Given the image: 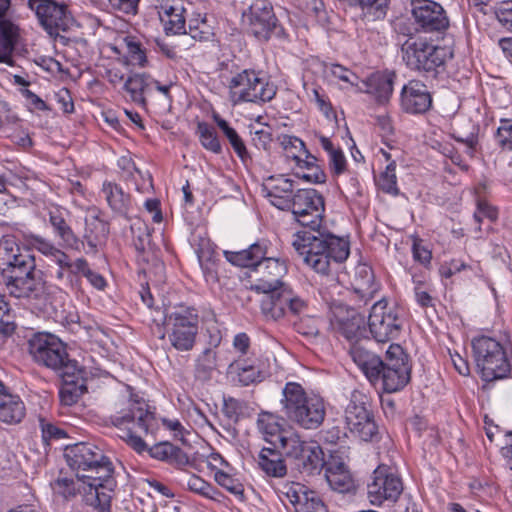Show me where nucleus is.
<instances>
[{"mask_svg": "<svg viewBox=\"0 0 512 512\" xmlns=\"http://www.w3.org/2000/svg\"><path fill=\"white\" fill-rule=\"evenodd\" d=\"M379 285L375 282L371 267L361 265L357 268L354 279V291L360 299L367 303L378 291Z\"/></svg>", "mask_w": 512, "mask_h": 512, "instance_id": "obj_34", "label": "nucleus"}, {"mask_svg": "<svg viewBox=\"0 0 512 512\" xmlns=\"http://www.w3.org/2000/svg\"><path fill=\"white\" fill-rule=\"evenodd\" d=\"M352 360L372 384L380 383L387 393L402 390L410 381L408 356L398 344L389 346L385 360L366 348L355 347L352 349Z\"/></svg>", "mask_w": 512, "mask_h": 512, "instance_id": "obj_4", "label": "nucleus"}, {"mask_svg": "<svg viewBox=\"0 0 512 512\" xmlns=\"http://www.w3.org/2000/svg\"><path fill=\"white\" fill-rule=\"evenodd\" d=\"M55 278L66 287L80 289L81 277L84 275L88 262L79 257L73 260L66 252L56 263Z\"/></svg>", "mask_w": 512, "mask_h": 512, "instance_id": "obj_23", "label": "nucleus"}, {"mask_svg": "<svg viewBox=\"0 0 512 512\" xmlns=\"http://www.w3.org/2000/svg\"><path fill=\"white\" fill-rule=\"evenodd\" d=\"M227 374L234 383L241 386H248L261 381V372L258 367L248 364L245 360H237L228 367Z\"/></svg>", "mask_w": 512, "mask_h": 512, "instance_id": "obj_36", "label": "nucleus"}, {"mask_svg": "<svg viewBox=\"0 0 512 512\" xmlns=\"http://www.w3.org/2000/svg\"><path fill=\"white\" fill-rule=\"evenodd\" d=\"M214 478L221 487L225 488L231 494L238 496L239 498H243L244 488L237 479H234L232 476L221 470L215 472Z\"/></svg>", "mask_w": 512, "mask_h": 512, "instance_id": "obj_47", "label": "nucleus"}, {"mask_svg": "<svg viewBox=\"0 0 512 512\" xmlns=\"http://www.w3.org/2000/svg\"><path fill=\"white\" fill-rule=\"evenodd\" d=\"M307 493H309V491H306L300 484H292L288 487L285 496L295 508V512H297V506H300V504L304 502Z\"/></svg>", "mask_w": 512, "mask_h": 512, "instance_id": "obj_58", "label": "nucleus"}, {"mask_svg": "<svg viewBox=\"0 0 512 512\" xmlns=\"http://www.w3.org/2000/svg\"><path fill=\"white\" fill-rule=\"evenodd\" d=\"M312 96L311 100L315 101L318 108L326 115L328 116L329 113L332 111V106L330 102L326 99L324 95L320 93V88L317 86L312 87L311 89Z\"/></svg>", "mask_w": 512, "mask_h": 512, "instance_id": "obj_64", "label": "nucleus"}, {"mask_svg": "<svg viewBox=\"0 0 512 512\" xmlns=\"http://www.w3.org/2000/svg\"><path fill=\"white\" fill-rule=\"evenodd\" d=\"M258 428L266 435V441L270 442L273 446L279 447V439L284 434H290L291 432L282 429L279 420L276 416L271 413H262L258 418Z\"/></svg>", "mask_w": 512, "mask_h": 512, "instance_id": "obj_39", "label": "nucleus"}, {"mask_svg": "<svg viewBox=\"0 0 512 512\" xmlns=\"http://www.w3.org/2000/svg\"><path fill=\"white\" fill-rule=\"evenodd\" d=\"M281 404L285 415L304 429H317L324 421V400L318 395H307L296 382H288L282 391Z\"/></svg>", "mask_w": 512, "mask_h": 512, "instance_id": "obj_6", "label": "nucleus"}, {"mask_svg": "<svg viewBox=\"0 0 512 512\" xmlns=\"http://www.w3.org/2000/svg\"><path fill=\"white\" fill-rule=\"evenodd\" d=\"M33 244L40 253L50 257L55 264L64 254V251L56 247L54 243L39 236L34 237Z\"/></svg>", "mask_w": 512, "mask_h": 512, "instance_id": "obj_50", "label": "nucleus"}, {"mask_svg": "<svg viewBox=\"0 0 512 512\" xmlns=\"http://www.w3.org/2000/svg\"><path fill=\"white\" fill-rule=\"evenodd\" d=\"M101 194L115 214L126 219L129 218V211L132 205L131 196L125 193L120 185L115 182L105 181L102 185Z\"/></svg>", "mask_w": 512, "mask_h": 512, "instance_id": "obj_28", "label": "nucleus"}, {"mask_svg": "<svg viewBox=\"0 0 512 512\" xmlns=\"http://www.w3.org/2000/svg\"><path fill=\"white\" fill-rule=\"evenodd\" d=\"M494 14L499 23L512 32V0L501 1L494 7Z\"/></svg>", "mask_w": 512, "mask_h": 512, "instance_id": "obj_53", "label": "nucleus"}, {"mask_svg": "<svg viewBox=\"0 0 512 512\" xmlns=\"http://www.w3.org/2000/svg\"><path fill=\"white\" fill-rule=\"evenodd\" d=\"M283 456V451L277 450L276 446L263 447L258 455V466L267 476L282 478L287 474Z\"/></svg>", "mask_w": 512, "mask_h": 512, "instance_id": "obj_29", "label": "nucleus"}, {"mask_svg": "<svg viewBox=\"0 0 512 512\" xmlns=\"http://www.w3.org/2000/svg\"><path fill=\"white\" fill-rule=\"evenodd\" d=\"M395 170L396 164L391 162L386 166L385 171L381 173L379 178V187L382 191L391 195H398L399 193Z\"/></svg>", "mask_w": 512, "mask_h": 512, "instance_id": "obj_45", "label": "nucleus"}, {"mask_svg": "<svg viewBox=\"0 0 512 512\" xmlns=\"http://www.w3.org/2000/svg\"><path fill=\"white\" fill-rule=\"evenodd\" d=\"M332 328L343 336L350 344L349 353L352 356V349L355 347L364 348L360 341L368 339L364 318L354 309L348 310L342 307L334 312L331 320Z\"/></svg>", "mask_w": 512, "mask_h": 512, "instance_id": "obj_20", "label": "nucleus"}, {"mask_svg": "<svg viewBox=\"0 0 512 512\" xmlns=\"http://www.w3.org/2000/svg\"><path fill=\"white\" fill-rule=\"evenodd\" d=\"M28 351L35 363L59 372L62 377H73L79 372L77 361L69 358L66 345L55 335L35 334L28 341Z\"/></svg>", "mask_w": 512, "mask_h": 512, "instance_id": "obj_7", "label": "nucleus"}, {"mask_svg": "<svg viewBox=\"0 0 512 512\" xmlns=\"http://www.w3.org/2000/svg\"><path fill=\"white\" fill-rule=\"evenodd\" d=\"M244 16L247 17L250 32L260 40H268L278 27V19L268 0H255Z\"/></svg>", "mask_w": 512, "mask_h": 512, "instance_id": "obj_21", "label": "nucleus"}, {"mask_svg": "<svg viewBox=\"0 0 512 512\" xmlns=\"http://www.w3.org/2000/svg\"><path fill=\"white\" fill-rule=\"evenodd\" d=\"M267 255V245L265 242H256L249 248L241 251H226V259L233 265L239 267H248L250 271L256 268V265Z\"/></svg>", "mask_w": 512, "mask_h": 512, "instance_id": "obj_30", "label": "nucleus"}, {"mask_svg": "<svg viewBox=\"0 0 512 512\" xmlns=\"http://www.w3.org/2000/svg\"><path fill=\"white\" fill-rule=\"evenodd\" d=\"M184 34L190 35L194 40L207 41L213 36V31L208 23H202L200 26H188Z\"/></svg>", "mask_w": 512, "mask_h": 512, "instance_id": "obj_59", "label": "nucleus"}, {"mask_svg": "<svg viewBox=\"0 0 512 512\" xmlns=\"http://www.w3.org/2000/svg\"><path fill=\"white\" fill-rule=\"evenodd\" d=\"M365 15H372L373 19L383 18L386 14L389 0H358Z\"/></svg>", "mask_w": 512, "mask_h": 512, "instance_id": "obj_55", "label": "nucleus"}, {"mask_svg": "<svg viewBox=\"0 0 512 512\" xmlns=\"http://www.w3.org/2000/svg\"><path fill=\"white\" fill-rule=\"evenodd\" d=\"M279 448L285 458L300 473L313 475L323 468L324 453L315 441L304 440L297 433L284 434L279 439Z\"/></svg>", "mask_w": 512, "mask_h": 512, "instance_id": "obj_10", "label": "nucleus"}, {"mask_svg": "<svg viewBox=\"0 0 512 512\" xmlns=\"http://www.w3.org/2000/svg\"><path fill=\"white\" fill-rule=\"evenodd\" d=\"M180 449L169 443H158L150 448V455L158 460H166L175 453H179Z\"/></svg>", "mask_w": 512, "mask_h": 512, "instance_id": "obj_57", "label": "nucleus"}, {"mask_svg": "<svg viewBox=\"0 0 512 512\" xmlns=\"http://www.w3.org/2000/svg\"><path fill=\"white\" fill-rule=\"evenodd\" d=\"M185 482L190 491L208 498H213V493L215 492L214 488L201 477L192 474L186 477Z\"/></svg>", "mask_w": 512, "mask_h": 512, "instance_id": "obj_49", "label": "nucleus"}, {"mask_svg": "<svg viewBox=\"0 0 512 512\" xmlns=\"http://www.w3.org/2000/svg\"><path fill=\"white\" fill-rule=\"evenodd\" d=\"M213 120L217 124V126L221 129L223 134L227 137L229 143L231 144L235 153L244 160L248 153L245 147L244 142L241 137L238 135L235 129L229 126L228 122L221 118L218 114H213Z\"/></svg>", "mask_w": 512, "mask_h": 512, "instance_id": "obj_41", "label": "nucleus"}, {"mask_svg": "<svg viewBox=\"0 0 512 512\" xmlns=\"http://www.w3.org/2000/svg\"><path fill=\"white\" fill-rule=\"evenodd\" d=\"M286 273L284 260L267 255L249 273L251 289L263 293L260 308L267 320L277 321L286 315L300 316L307 312V302L282 281Z\"/></svg>", "mask_w": 512, "mask_h": 512, "instance_id": "obj_2", "label": "nucleus"}, {"mask_svg": "<svg viewBox=\"0 0 512 512\" xmlns=\"http://www.w3.org/2000/svg\"><path fill=\"white\" fill-rule=\"evenodd\" d=\"M324 73L326 76H332L335 79H339L352 85L355 83V80L358 79L356 74H354L351 70L339 64L325 65Z\"/></svg>", "mask_w": 512, "mask_h": 512, "instance_id": "obj_54", "label": "nucleus"}, {"mask_svg": "<svg viewBox=\"0 0 512 512\" xmlns=\"http://www.w3.org/2000/svg\"><path fill=\"white\" fill-rule=\"evenodd\" d=\"M200 316L191 306L179 305L167 311L164 318L171 346L180 352L193 349L199 332Z\"/></svg>", "mask_w": 512, "mask_h": 512, "instance_id": "obj_8", "label": "nucleus"}, {"mask_svg": "<svg viewBox=\"0 0 512 512\" xmlns=\"http://www.w3.org/2000/svg\"><path fill=\"white\" fill-rule=\"evenodd\" d=\"M150 76L147 74H133L124 83V90L129 94L131 101L139 106L146 105L145 93L150 87Z\"/></svg>", "mask_w": 512, "mask_h": 512, "instance_id": "obj_37", "label": "nucleus"}, {"mask_svg": "<svg viewBox=\"0 0 512 512\" xmlns=\"http://www.w3.org/2000/svg\"><path fill=\"white\" fill-rule=\"evenodd\" d=\"M324 465L325 477L332 490L343 494L356 491L355 480L343 462L332 460Z\"/></svg>", "mask_w": 512, "mask_h": 512, "instance_id": "obj_24", "label": "nucleus"}, {"mask_svg": "<svg viewBox=\"0 0 512 512\" xmlns=\"http://www.w3.org/2000/svg\"><path fill=\"white\" fill-rule=\"evenodd\" d=\"M400 106L411 115L425 114L432 107V95L424 83L411 80L401 90Z\"/></svg>", "mask_w": 512, "mask_h": 512, "instance_id": "obj_22", "label": "nucleus"}, {"mask_svg": "<svg viewBox=\"0 0 512 512\" xmlns=\"http://www.w3.org/2000/svg\"><path fill=\"white\" fill-rule=\"evenodd\" d=\"M399 312L396 306H389L385 300L373 304L368 317V328L376 342L386 343L400 335L403 321Z\"/></svg>", "mask_w": 512, "mask_h": 512, "instance_id": "obj_15", "label": "nucleus"}, {"mask_svg": "<svg viewBox=\"0 0 512 512\" xmlns=\"http://www.w3.org/2000/svg\"><path fill=\"white\" fill-rule=\"evenodd\" d=\"M295 220L309 230L295 235L292 246L303 257L305 264L315 272L327 275L331 263L345 261L350 253L347 239L320 230L324 199L315 189H299L289 204Z\"/></svg>", "mask_w": 512, "mask_h": 512, "instance_id": "obj_1", "label": "nucleus"}, {"mask_svg": "<svg viewBox=\"0 0 512 512\" xmlns=\"http://www.w3.org/2000/svg\"><path fill=\"white\" fill-rule=\"evenodd\" d=\"M184 12L185 8L180 0H173L171 3L161 5L159 17L167 35H178L186 32Z\"/></svg>", "mask_w": 512, "mask_h": 512, "instance_id": "obj_26", "label": "nucleus"}, {"mask_svg": "<svg viewBox=\"0 0 512 512\" xmlns=\"http://www.w3.org/2000/svg\"><path fill=\"white\" fill-rule=\"evenodd\" d=\"M25 411V405L18 396L7 392L0 396V421L19 423L24 418Z\"/></svg>", "mask_w": 512, "mask_h": 512, "instance_id": "obj_35", "label": "nucleus"}, {"mask_svg": "<svg viewBox=\"0 0 512 512\" xmlns=\"http://www.w3.org/2000/svg\"><path fill=\"white\" fill-rule=\"evenodd\" d=\"M28 7L35 13L41 27L54 38L68 32L75 26V19L68 5L56 0H28Z\"/></svg>", "mask_w": 512, "mask_h": 512, "instance_id": "obj_14", "label": "nucleus"}, {"mask_svg": "<svg viewBox=\"0 0 512 512\" xmlns=\"http://www.w3.org/2000/svg\"><path fill=\"white\" fill-rule=\"evenodd\" d=\"M329 166L335 175L343 174L346 170V159L340 148L329 155Z\"/></svg>", "mask_w": 512, "mask_h": 512, "instance_id": "obj_61", "label": "nucleus"}, {"mask_svg": "<svg viewBox=\"0 0 512 512\" xmlns=\"http://www.w3.org/2000/svg\"><path fill=\"white\" fill-rule=\"evenodd\" d=\"M40 426L42 431V438L47 443L50 440H58L66 436V432L63 429L59 428L51 422L45 421L44 419L40 420Z\"/></svg>", "mask_w": 512, "mask_h": 512, "instance_id": "obj_56", "label": "nucleus"}, {"mask_svg": "<svg viewBox=\"0 0 512 512\" xmlns=\"http://www.w3.org/2000/svg\"><path fill=\"white\" fill-rule=\"evenodd\" d=\"M216 367V352L211 348L205 349L196 359V379L202 382L209 381L212 378V374L216 370Z\"/></svg>", "mask_w": 512, "mask_h": 512, "instance_id": "obj_40", "label": "nucleus"}, {"mask_svg": "<svg viewBox=\"0 0 512 512\" xmlns=\"http://www.w3.org/2000/svg\"><path fill=\"white\" fill-rule=\"evenodd\" d=\"M64 457L68 466L83 482L84 500L87 505L104 511L109 507L113 491V465L103 451L92 443L79 442L67 446Z\"/></svg>", "mask_w": 512, "mask_h": 512, "instance_id": "obj_3", "label": "nucleus"}, {"mask_svg": "<svg viewBox=\"0 0 512 512\" xmlns=\"http://www.w3.org/2000/svg\"><path fill=\"white\" fill-rule=\"evenodd\" d=\"M18 36V27L11 20L0 18V63L13 65L12 55Z\"/></svg>", "mask_w": 512, "mask_h": 512, "instance_id": "obj_32", "label": "nucleus"}, {"mask_svg": "<svg viewBox=\"0 0 512 512\" xmlns=\"http://www.w3.org/2000/svg\"><path fill=\"white\" fill-rule=\"evenodd\" d=\"M111 423L118 430V436L137 452L146 449L142 439L147 435L155 422L154 413L143 399L130 398L126 406L110 417Z\"/></svg>", "mask_w": 512, "mask_h": 512, "instance_id": "obj_5", "label": "nucleus"}, {"mask_svg": "<svg viewBox=\"0 0 512 512\" xmlns=\"http://www.w3.org/2000/svg\"><path fill=\"white\" fill-rule=\"evenodd\" d=\"M110 6L119 12L125 14H135L137 12L139 0H108Z\"/></svg>", "mask_w": 512, "mask_h": 512, "instance_id": "obj_62", "label": "nucleus"}, {"mask_svg": "<svg viewBox=\"0 0 512 512\" xmlns=\"http://www.w3.org/2000/svg\"><path fill=\"white\" fill-rule=\"evenodd\" d=\"M297 512H328V509L316 492L309 491L304 502L297 506Z\"/></svg>", "mask_w": 512, "mask_h": 512, "instance_id": "obj_52", "label": "nucleus"}, {"mask_svg": "<svg viewBox=\"0 0 512 512\" xmlns=\"http://www.w3.org/2000/svg\"><path fill=\"white\" fill-rule=\"evenodd\" d=\"M85 223L83 239L95 253L98 247L105 243L109 234V225L98 216L87 218Z\"/></svg>", "mask_w": 512, "mask_h": 512, "instance_id": "obj_33", "label": "nucleus"}, {"mask_svg": "<svg viewBox=\"0 0 512 512\" xmlns=\"http://www.w3.org/2000/svg\"><path fill=\"white\" fill-rule=\"evenodd\" d=\"M393 76L388 73H373L363 82L365 88L361 90L372 95L378 103H385L393 92Z\"/></svg>", "mask_w": 512, "mask_h": 512, "instance_id": "obj_31", "label": "nucleus"}, {"mask_svg": "<svg viewBox=\"0 0 512 512\" xmlns=\"http://www.w3.org/2000/svg\"><path fill=\"white\" fill-rule=\"evenodd\" d=\"M196 253L204 273L212 275L215 272V256L209 241L203 242L201 247L196 249Z\"/></svg>", "mask_w": 512, "mask_h": 512, "instance_id": "obj_46", "label": "nucleus"}, {"mask_svg": "<svg viewBox=\"0 0 512 512\" xmlns=\"http://www.w3.org/2000/svg\"><path fill=\"white\" fill-rule=\"evenodd\" d=\"M293 181L284 177H271L265 186L266 196L272 205L280 210H289V204L293 197Z\"/></svg>", "mask_w": 512, "mask_h": 512, "instance_id": "obj_27", "label": "nucleus"}, {"mask_svg": "<svg viewBox=\"0 0 512 512\" xmlns=\"http://www.w3.org/2000/svg\"><path fill=\"white\" fill-rule=\"evenodd\" d=\"M16 329L15 317L4 300V296L0 294V333L4 336H10Z\"/></svg>", "mask_w": 512, "mask_h": 512, "instance_id": "obj_44", "label": "nucleus"}, {"mask_svg": "<svg viewBox=\"0 0 512 512\" xmlns=\"http://www.w3.org/2000/svg\"><path fill=\"white\" fill-rule=\"evenodd\" d=\"M35 258L28 249H22L12 235H4L0 239V270L1 277L7 274L34 273Z\"/></svg>", "mask_w": 512, "mask_h": 512, "instance_id": "obj_16", "label": "nucleus"}, {"mask_svg": "<svg viewBox=\"0 0 512 512\" xmlns=\"http://www.w3.org/2000/svg\"><path fill=\"white\" fill-rule=\"evenodd\" d=\"M229 99L233 104L271 101L277 88L261 72L245 69L234 75L229 83Z\"/></svg>", "mask_w": 512, "mask_h": 512, "instance_id": "obj_11", "label": "nucleus"}, {"mask_svg": "<svg viewBox=\"0 0 512 512\" xmlns=\"http://www.w3.org/2000/svg\"><path fill=\"white\" fill-rule=\"evenodd\" d=\"M447 50L422 37H409L401 45V57L408 68L429 76H436L445 64Z\"/></svg>", "mask_w": 512, "mask_h": 512, "instance_id": "obj_9", "label": "nucleus"}, {"mask_svg": "<svg viewBox=\"0 0 512 512\" xmlns=\"http://www.w3.org/2000/svg\"><path fill=\"white\" fill-rule=\"evenodd\" d=\"M52 490L55 494L63 497L65 500L74 498L78 492L83 491V482L76 486L73 479L57 478L51 483Z\"/></svg>", "mask_w": 512, "mask_h": 512, "instance_id": "obj_43", "label": "nucleus"}, {"mask_svg": "<svg viewBox=\"0 0 512 512\" xmlns=\"http://www.w3.org/2000/svg\"><path fill=\"white\" fill-rule=\"evenodd\" d=\"M344 420L349 431L363 441L379 438L378 425L369 409L368 397L359 390L352 391L344 410Z\"/></svg>", "mask_w": 512, "mask_h": 512, "instance_id": "obj_13", "label": "nucleus"}, {"mask_svg": "<svg viewBox=\"0 0 512 512\" xmlns=\"http://www.w3.org/2000/svg\"><path fill=\"white\" fill-rule=\"evenodd\" d=\"M197 132L199 133V139L204 148L217 154L221 152V144L212 127L207 123L200 122L197 126Z\"/></svg>", "mask_w": 512, "mask_h": 512, "instance_id": "obj_42", "label": "nucleus"}, {"mask_svg": "<svg viewBox=\"0 0 512 512\" xmlns=\"http://www.w3.org/2000/svg\"><path fill=\"white\" fill-rule=\"evenodd\" d=\"M474 220L480 223L483 218L494 221L498 217L497 209L486 202H478L477 210L474 213Z\"/></svg>", "mask_w": 512, "mask_h": 512, "instance_id": "obj_60", "label": "nucleus"}, {"mask_svg": "<svg viewBox=\"0 0 512 512\" xmlns=\"http://www.w3.org/2000/svg\"><path fill=\"white\" fill-rule=\"evenodd\" d=\"M82 375V370L79 367V372L73 377H62L64 383L59 391V398L62 405L72 406L78 402L81 396L86 392V386L77 382L79 376Z\"/></svg>", "mask_w": 512, "mask_h": 512, "instance_id": "obj_38", "label": "nucleus"}, {"mask_svg": "<svg viewBox=\"0 0 512 512\" xmlns=\"http://www.w3.org/2000/svg\"><path fill=\"white\" fill-rule=\"evenodd\" d=\"M2 281L7 294L18 300L42 301L48 295L46 283L36 276V269L34 273L27 274L4 273Z\"/></svg>", "mask_w": 512, "mask_h": 512, "instance_id": "obj_18", "label": "nucleus"}, {"mask_svg": "<svg viewBox=\"0 0 512 512\" xmlns=\"http://www.w3.org/2000/svg\"><path fill=\"white\" fill-rule=\"evenodd\" d=\"M83 277H85L89 283L98 290H104L107 285L105 278L98 272L91 270L89 264L86 267Z\"/></svg>", "mask_w": 512, "mask_h": 512, "instance_id": "obj_63", "label": "nucleus"}, {"mask_svg": "<svg viewBox=\"0 0 512 512\" xmlns=\"http://www.w3.org/2000/svg\"><path fill=\"white\" fill-rule=\"evenodd\" d=\"M66 215L67 213L58 207L51 208L48 211L49 223L55 235L63 242L66 248L80 251L84 242L73 232L66 220Z\"/></svg>", "mask_w": 512, "mask_h": 512, "instance_id": "obj_25", "label": "nucleus"}, {"mask_svg": "<svg viewBox=\"0 0 512 512\" xmlns=\"http://www.w3.org/2000/svg\"><path fill=\"white\" fill-rule=\"evenodd\" d=\"M496 141L502 149L512 150V120H501L496 132Z\"/></svg>", "mask_w": 512, "mask_h": 512, "instance_id": "obj_51", "label": "nucleus"}, {"mask_svg": "<svg viewBox=\"0 0 512 512\" xmlns=\"http://www.w3.org/2000/svg\"><path fill=\"white\" fill-rule=\"evenodd\" d=\"M477 368L485 381L512 377V364L502 345L493 338L481 336L472 341Z\"/></svg>", "mask_w": 512, "mask_h": 512, "instance_id": "obj_12", "label": "nucleus"}, {"mask_svg": "<svg viewBox=\"0 0 512 512\" xmlns=\"http://www.w3.org/2000/svg\"><path fill=\"white\" fill-rule=\"evenodd\" d=\"M124 43L127 49L128 57L133 65L145 67L147 64V57L141 44L134 40L132 37H125Z\"/></svg>", "mask_w": 512, "mask_h": 512, "instance_id": "obj_48", "label": "nucleus"}, {"mask_svg": "<svg viewBox=\"0 0 512 512\" xmlns=\"http://www.w3.org/2000/svg\"><path fill=\"white\" fill-rule=\"evenodd\" d=\"M411 7L418 31L443 34L449 28V18L439 3L432 0H412Z\"/></svg>", "mask_w": 512, "mask_h": 512, "instance_id": "obj_17", "label": "nucleus"}, {"mask_svg": "<svg viewBox=\"0 0 512 512\" xmlns=\"http://www.w3.org/2000/svg\"><path fill=\"white\" fill-rule=\"evenodd\" d=\"M402 491L403 484L400 477L385 465H380L374 470L372 481L367 486L368 499L372 505L376 506L384 501L395 502Z\"/></svg>", "mask_w": 512, "mask_h": 512, "instance_id": "obj_19", "label": "nucleus"}]
</instances>
